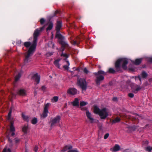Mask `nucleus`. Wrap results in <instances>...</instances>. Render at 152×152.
I'll return each instance as SVG.
<instances>
[{"mask_svg": "<svg viewBox=\"0 0 152 152\" xmlns=\"http://www.w3.org/2000/svg\"><path fill=\"white\" fill-rule=\"evenodd\" d=\"M17 94L20 96H24L26 95V91L24 89H20L18 91Z\"/></svg>", "mask_w": 152, "mask_h": 152, "instance_id": "9b49d317", "label": "nucleus"}, {"mask_svg": "<svg viewBox=\"0 0 152 152\" xmlns=\"http://www.w3.org/2000/svg\"><path fill=\"white\" fill-rule=\"evenodd\" d=\"M101 136H100L99 134H98V138L99 139H100L101 138Z\"/></svg>", "mask_w": 152, "mask_h": 152, "instance_id": "e2e57ef3", "label": "nucleus"}, {"mask_svg": "<svg viewBox=\"0 0 152 152\" xmlns=\"http://www.w3.org/2000/svg\"><path fill=\"white\" fill-rule=\"evenodd\" d=\"M61 56H63L65 58L67 59L69 57V55L66 53H62L61 55Z\"/></svg>", "mask_w": 152, "mask_h": 152, "instance_id": "f704fd0d", "label": "nucleus"}, {"mask_svg": "<svg viewBox=\"0 0 152 152\" xmlns=\"http://www.w3.org/2000/svg\"><path fill=\"white\" fill-rule=\"evenodd\" d=\"M71 104L74 106L78 107L79 106V100L77 98H75L74 100L71 102Z\"/></svg>", "mask_w": 152, "mask_h": 152, "instance_id": "2eb2a0df", "label": "nucleus"}, {"mask_svg": "<svg viewBox=\"0 0 152 152\" xmlns=\"http://www.w3.org/2000/svg\"><path fill=\"white\" fill-rule=\"evenodd\" d=\"M28 129V126H24L22 128V131L24 133L26 134L27 133Z\"/></svg>", "mask_w": 152, "mask_h": 152, "instance_id": "cd10ccee", "label": "nucleus"}, {"mask_svg": "<svg viewBox=\"0 0 152 152\" xmlns=\"http://www.w3.org/2000/svg\"><path fill=\"white\" fill-rule=\"evenodd\" d=\"M77 83L81 88L82 91H86L87 86V83L86 80L84 78L78 79Z\"/></svg>", "mask_w": 152, "mask_h": 152, "instance_id": "20e7f679", "label": "nucleus"}, {"mask_svg": "<svg viewBox=\"0 0 152 152\" xmlns=\"http://www.w3.org/2000/svg\"><path fill=\"white\" fill-rule=\"evenodd\" d=\"M60 60V59H57L56 60H55L54 62V64L56 67H57L59 69H60V65L59 64V63Z\"/></svg>", "mask_w": 152, "mask_h": 152, "instance_id": "412c9836", "label": "nucleus"}, {"mask_svg": "<svg viewBox=\"0 0 152 152\" xmlns=\"http://www.w3.org/2000/svg\"><path fill=\"white\" fill-rule=\"evenodd\" d=\"M38 148L37 146H36L34 148V151L35 152H37V151L38 150Z\"/></svg>", "mask_w": 152, "mask_h": 152, "instance_id": "4d7b16f0", "label": "nucleus"}, {"mask_svg": "<svg viewBox=\"0 0 152 152\" xmlns=\"http://www.w3.org/2000/svg\"><path fill=\"white\" fill-rule=\"evenodd\" d=\"M100 117V118L102 119H104L106 118L108 116V114L105 108H104L101 110L100 112L99 115Z\"/></svg>", "mask_w": 152, "mask_h": 152, "instance_id": "423d86ee", "label": "nucleus"}, {"mask_svg": "<svg viewBox=\"0 0 152 152\" xmlns=\"http://www.w3.org/2000/svg\"><path fill=\"white\" fill-rule=\"evenodd\" d=\"M83 72L84 73L86 74H87L89 72V71L86 68H84L83 70Z\"/></svg>", "mask_w": 152, "mask_h": 152, "instance_id": "49530a36", "label": "nucleus"}, {"mask_svg": "<svg viewBox=\"0 0 152 152\" xmlns=\"http://www.w3.org/2000/svg\"><path fill=\"white\" fill-rule=\"evenodd\" d=\"M64 60L67 63V65H68V66L69 65V61L67 60V59H66V58H64Z\"/></svg>", "mask_w": 152, "mask_h": 152, "instance_id": "864d4df0", "label": "nucleus"}, {"mask_svg": "<svg viewBox=\"0 0 152 152\" xmlns=\"http://www.w3.org/2000/svg\"><path fill=\"white\" fill-rule=\"evenodd\" d=\"M145 150L148 151V152H151V148L150 146H148L145 148Z\"/></svg>", "mask_w": 152, "mask_h": 152, "instance_id": "ea45409f", "label": "nucleus"}, {"mask_svg": "<svg viewBox=\"0 0 152 152\" xmlns=\"http://www.w3.org/2000/svg\"><path fill=\"white\" fill-rule=\"evenodd\" d=\"M139 126H135V125H134L132 126H129L127 127V128L130 129L131 131H133L135 130L136 129H137L138 127Z\"/></svg>", "mask_w": 152, "mask_h": 152, "instance_id": "aec40b11", "label": "nucleus"}, {"mask_svg": "<svg viewBox=\"0 0 152 152\" xmlns=\"http://www.w3.org/2000/svg\"><path fill=\"white\" fill-rule=\"evenodd\" d=\"M58 96H55L53 97L52 100H54V102H57L58 101Z\"/></svg>", "mask_w": 152, "mask_h": 152, "instance_id": "58836bf2", "label": "nucleus"}, {"mask_svg": "<svg viewBox=\"0 0 152 152\" xmlns=\"http://www.w3.org/2000/svg\"><path fill=\"white\" fill-rule=\"evenodd\" d=\"M22 42L21 40H18L16 42V45L18 46H20L22 45Z\"/></svg>", "mask_w": 152, "mask_h": 152, "instance_id": "4c0bfd02", "label": "nucleus"}, {"mask_svg": "<svg viewBox=\"0 0 152 152\" xmlns=\"http://www.w3.org/2000/svg\"><path fill=\"white\" fill-rule=\"evenodd\" d=\"M24 46L27 48L31 46V43L30 42H25L23 44Z\"/></svg>", "mask_w": 152, "mask_h": 152, "instance_id": "c756f323", "label": "nucleus"}, {"mask_svg": "<svg viewBox=\"0 0 152 152\" xmlns=\"http://www.w3.org/2000/svg\"><path fill=\"white\" fill-rule=\"evenodd\" d=\"M12 132L11 134V135L12 136H13L15 135V133L14 132Z\"/></svg>", "mask_w": 152, "mask_h": 152, "instance_id": "0e129e2a", "label": "nucleus"}, {"mask_svg": "<svg viewBox=\"0 0 152 152\" xmlns=\"http://www.w3.org/2000/svg\"><path fill=\"white\" fill-rule=\"evenodd\" d=\"M147 60L148 61L152 63V57H149L147 58Z\"/></svg>", "mask_w": 152, "mask_h": 152, "instance_id": "09e8293b", "label": "nucleus"}, {"mask_svg": "<svg viewBox=\"0 0 152 152\" xmlns=\"http://www.w3.org/2000/svg\"><path fill=\"white\" fill-rule=\"evenodd\" d=\"M115 70L114 69L111 68H110L109 69L107 72L111 74H114L116 73L117 72H121V71H117L116 68H115Z\"/></svg>", "mask_w": 152, "mask_h": 152, "instance_id": "4468645a", "label": "nucleus"}, {"mask_svg": "<svg viewBox=\"0 0 152 152\" xmlns=\"http://www.w3.org/2000/svg\"><path fill=\"white\" fill-rule=\"evenodd\" d=\"M128 64L127 60L125 58H120L118 59L115 63V68L117 71H121L122 72V68L124 70L127 69L126 65Z\"/></svg>", "mask_w": 152, "mask_h": 152, "instance_id": "f257e3e1", "label": "nucleus"}, {"mask_svg": "<svg viewBox=\"0 0 152 152\" xmlns=\"http://www.w3.org/2000/svg\"><path fill=\"white\" fill-rule=\"evenodd\" d=\"M10 130L11 132H15V128L13 126V123L11 122L10 126Z\"/></svg>", "mask_w": 152, "mask_h": 152, "instance_id": "a878e982", "label": "nucleus"}, {"mask_svg": "<svg viewBox=\"0 0 152 152\" xmlns=\"http://www.w3.org/2000/svg\"><path fill=\"white\" fill-rule=\"evenodd\" d=\"M120 149V147L117 144H116L115 145L112 151H114V152L117 151L119 150Z\"/></svg>", "mask_w": 152, "mask_h": 152, "instance_id": "4be33fe9", "label": "nucleus"}, {"mask_svg": "<svg viewBox=\"0 0 152 152\" xmlns=\"http://www.w3.org/2000/svg\"><path fill=\"white\" fill-rule=\"evenodd\" d=\"M53 54V52H49L48 53H47L46 54V55L47 56H52Z\"/></svg>", "mask_w": 152, "mask_h": 152, "instance_id": "a18cd8bd", "label": "nucleus"}, {"mask_svg": "<svg viewBox=\"0 0 152 152\" xmlns=\"http://www.w3.org/2000/svg\"><path fill=\"white\" fill-rule=\"evenodd\" d=\"M50 104L49 103H47V104H46L45 105L44 108V110H46L47 111H48V108L49 107Z\"/></svg>", "mask_w": 152, "mask_h": 152, "instance_id": "c9c22d12", "label": "nucleus"}, {"mask_svg": "<svg viewBox=\"0 0 152 152\" xmlns=\"http://www.w3.org/2000/svg\"><path fill=\"white\" fill-rule=\"evenodd\" d=\"M142 60V58H137L136 59L135 61H133L132 63L135 65H139L141 63Z\"/></svg>", "mask_w": 152, "mask_h": 152, "instance_id": "6ab92c4d", "label": "nucleus"}, {"mask_svg": "<svg viewBox=\"0 0 152 152\" xmlns=\"http://www.w3.org/2000/svg\"><path fill=\"white\" fill-rule=\"evenodd\" d=\"M46 89V87L45 86H42L41 87V90L45 91Z\"/></svg>", "mask_w": 152, "mask_h": 152, "instance_id": "8fccbe9b", "label": "nucleus"}, {"mask_svg": "<svg viewBox=\"0 0 152 152\" xmlns=\"http://www.w3.org/2000/svg\"><path fill=\"white\" fill-rule=\"evenodd\" d=\"M137 78L140 81V82L141 81V77L140 76H138L137 77Z\"/></svg>", "mask_w": 152, "mask_h": 152, "instance_id": "bf43d9fd", "label": "nucleus"}, {"mask_svg": "<svg viewBox=\"0 0 152 152\" xmlns=\"http://www.w3.org/2000/svg\"><path fill=\"white\" fill-rule=\"evenodd\" d=\"M113 100L114 101H116L117 100V98L116 97H114L113 98Z\"/></svg>", "mask_w": 152, "mask_h": 152, "instance_id": "13d9d810", "label": "nucleus"}, {"mask_svg": "<svg viewBox=\"0 0 152 152\" xmlns=\"http://www.w3.org/2000/svg\"><path fill=\"white\" fill-rule=\"evenodd\" d=\"M3 152H11V151L10 148L7 149L6 148H4L3 150Z\"/></svg>", "mask_w": 152, "mask_h": 152, "instance_id": "79ce46f5", "label": "nucleus"}, {"mask_svg": "<svg viewBox=\"0 0 152 152\" xmlns=\"http://www.w3.org/2000/svg\"><path fill=\"white\" fill-rule=\"evenodd\" d=\"M61 117L59 115H57L51 121V126L52 127L55 124L58 123L60 120Z\"/></svg>", "mask_w": 152, "mask_h": 152, "instance_id": "1a4fd4ad", "label": "nucleus"}, {"mask_svg": "<svg viewBox=\"0 0 152 152\" xmlns=\"http://www.w3.org/2000/svg\"><path fill=\"white\" fill-rule=\"evenodd\" d=\"M37 122V118H34L31 120V123L33 124H35Z\"/></svg>", "mask_w": 152, "mask_h": 152, "instance_id": "72a5a7b5", "label": "nucleus"}, {"mask_svg": "<svg viewBox=\"0 0 152 152\" xmlns=\"http://www.w3.org/2000/svg\"><path fill=\"white\" fill-rule=\"evenodd\" d=\"M53 27V24L51 22H49L48 27L47 28V31L50 30L52 29Z\"/></svg>", "mask_w": 152, "mask_h": 152, "instance_id": "393cba45", "label": "nucleus"}, {"mask_svg": "<svg viewBox=\"0 0 152 152\" xmlns=\"http://www.w3.org/2000/svg\"><path fill=\"white\" fill-rule=\"evenodd\" d=\"M71 43L74 45H76L77 44V42L76 41L72 40L71 41Z\"/></svg>", "mask_w": 152, "mask_h": 152, "instance_id": "6e6d98bb", "label": "nucleus"}, {"mask_svg": "<svg viewBox=\"0 0 152 152\" xmlns=\"http://www.w3.org/2000/svg\"><path fill=\"white\" fill-rule=\"evenodd\" d=\"M121 119L120 118L117 117L115 118L114 119L112 120V124H115L116 123H118L120 121Z\"/></svg>", "mask_w": 152, "mask_h": 152, "instance_id": "bb28decb", "label": "nucleus"}, {"mask_svg": "<svg viewBox=\"0 0 152 152\" xmlns=\"http://www.w3.org/2000/svg\"><path fill=\"white\" fill-rule=\"evenodd\" d=\"M48 111L44 110L42 114L41 115V117L44 118L48 116Z\"/></svg>", "mask_w": 152, "mask_h": 152, "instance_id": "b1692460", "label": "nucleus"}, {"mask_svg": "<svg viewBox=\"0 0 152 152\" xmlns=\"http://www.w3.org/2000/svg\"><path fill=\"white\" fill-rule=\"evenodd\" d=\"M69 66H68V65H65L63 66V67L65 70H68L69 68Z\"/></svg>", "mask_w": 152, "mask_h": 152, "instance_id": "37998d69", "label": "nucleus"}, {"mask_svg": "<svg viewBox=\"0 0 152 152\" xmlns=\"http://www.w3.org/2000/svg\"><path fill=\"white\" fill-rule=\"evenodd\" d=\"M61 26L62 22L60 21H57L56 26V33L55 37L57 36V34H61L60 33V31Z\"/></svg>", "mask_w": 152, "mask_h": 152, "instance_id": "0eeeda50", "label": "nucleus"}, {"mask_svg": "<svg viewBox=\"0 0 152 152\" xmlns=\"http://www.w3.org/2000/svg\"><path fill=\"white\" fill-rule=\"evenodd\" d=\"M12 111L11 109L10 110V111L9 112V113L8 114V116L9 118H10L11 117V114L12 113Z\"/></svg>", "mask_w": 152, "mask_h": 152, "instance_id": "5fc2aeb1", "label": "nucleus"}, {"mask_svg": "<svg viewBox=\"0 0 152 152\" xmlns=\"http://www.w3.org/2000/svg\"><path fill=\"white\" fill-rule=\"evenodd\" d=\"M22 116L24 120H27L28 121V116L25 115L23 114H22Z\"/></svg>", "mask_w": 152, "mask_h": 152, "instance_id": "e433bc0d", "label": "nucleus"}, {"mask_svg": "<svg viewBox=\"0 0 152 152\" xmlns=\"http://www.w3.org/2000/svg\"><path fill=\"white\" fill-rule=\"evenodd\" d=\"M37 43L33 42L32 44L29 48L27 55L25 56L24 60V62L25 63H27L29 61H30V57L33 54L34 52L36 47Z\"/></svg>", "mask_w": 152, "mask_h": 152, "instance_id": "f03ea898", "label": "nucleus"}, {"mask_svg": "<svg viewBox=\"0 0 152 152\" xmlns=\"http://www.w3.org/2000/svg\"><path fill=\"white\" fill-rule=\"evenodd\" d=\"M65 47H62V52H63L64 50Z\"/></svg>", "mask_w": 152, "mask_h": 152, "instance_id": "69168bd1", "label": "nucleus"}, {"mask_svg": "<svg viewBox=\"0 0 152 152\" xmlns=\"http://www.w3.org/2000/svg\"><path fill=\"white\" fill-rule=\"evenodd\" d=\"M132 85H135V88H136V89L134 90V93H137L138 91H140L141 89V88L140 86L137 84H132L131 85V87L132 88H133L132 86Z\"/></svg>", "mask_w": 152, "mask_h": 152, "instance_id": "a211bd4d", "label": "nucleus"}, {"mask_svg": "<svg viewBox=\"0 0 152 152\" xmlns=\"http://www.w3.org/2000/svg\"><path fill=\"white\" fill-rule=\"evenodd\" d=\"M15 143L16 144H17V143H18L20 140V139H18L17 138H15Z\"/></svg>", "mask_w": 152, "mask_h": 152, "instance_id": "de8ad7c7", "label": "nucleus"}, {"mask_svg": "<svg viewBox=\"0 0 152 152\" xmlns=\"http://www.w3.org/2000/svg\"><path fill=\"white\" fill-rule=\"evenodd\" d=\"M148 141L147 140H146L145 142V143L146 144H148Z\"/></svg>", "mask_w": 152, "mask_h": 152, "instance_id": "774afa93", "label": "nucleus"}, {"mask_svg": "<svg viewBox=\"0 0 152 152\" xmlns=\"http://www.w3.org/2000/svg\"><path fill=\"white\" fill-rule=\"evenodd\" d=\"M37 94V92L36 91H34V95L35 96Z\"/></svg>", "mask_w": 152, "mask_h": 152, "instance_id": "338daca9", "label": "nucleus"}, {"mask_svg": "<svg viewBox=\"0 0 152 152\" xmlns=\"http://www.w3.org/2000/svg\"><path fill=\"white\" fill-rule=\"evenodd\" d=\"M128 118L133 122L134 124H137L139 122V120L134 117L129 115L128 117Z\"/></svg>", "mask_w": 152, "mask_h": 152, "instance_id": "ddd939ff", "label": "nucleus"}, {"mask_svg": "<svg viewBox=\"0 0 152 152\" xmlns=\"http://www.w3.org/2000/svg\"><path fill=\"white\" fill-rule=\"evenodd\" d=\"M72 148V147L71 145H66L62 149V151L63 152H64L68 150H71Z\"/></svg>", "mask_w": 152, "mask_h": 152, "instance_id": "5701e85b", "label": "nucleus"}, {"mask_svg": "<svg viewBox=\"0 0 152 152\" xmlns=\"http://www.w3.org/2000/svg\"><path fill=\"white\" fill-rule=\"evenodd\" d=\"M94 74L95 76H98L99 75H106V73L102 70H100L99 71L97 72L94 73Z\"/></svg>", "mask_w": 152, "mask_h": 152, "instance_id": "f3484780", "label": "nucleus"}, {"mask_svg": "<svg viewBox=\"0 0 152 152\" xmlns=\"http://www.w3.org/2000/svg\"><path fill=\"white\" fill-rule=\"evenodd\" d=\"M45 20L44 19L42 18L40 20V22L41 25L43 24L45 22Z\"/></svg>", "mask_w": 152, "mask_h": 152, "instance_id": "a19ab883", "label": "nucleus"}, {"mask_svg": "<svg viewBox=\"0 0 152 152\" xmlns=\"http://www.w3.org/2000/svg\"><path fill=\"white\" fill-rule=\"evenodd\" d=\"M109 133H106L104 135V139H107L108 137H109Z\"/></svg>", "mask_w": 152, "mask_h": 152, "instance_id": "3c124183", "label": "nucleus"}, {"mask_svg": "<svg viewBox=\"0 0 152 152\" xmlns=\"http://www.w3.org/2000/svg\"><path fill=\"white\" fill-rule=\"evenodd\" d=\"M45 27V26H44L35 30L33 35V42L37 43L38 37L39 35L40 32L43 30Z\"/></svg>", "mask_w": 152, "mask_h": 152, "instance_id": "7ed1b4c3", "label": "nucleus"}, {"mask_svg": "<svg viewBox=\"0 0 152 152\" xmlns=\"http://www.w3.org/2000/svg\"><path fill=\"white\" fill-rule=\"evenodd\" d=\"M55 37L58 38L59 42L61 45L62 47H66L68 46V45L67 42L64 40V37L61 34H57V36Z\"/></svg>", "mask_w": 152, "mask_h": 152, "instance_id": "39448f33", "label": "nucleus"}, {"mask_svg": "<svg viewBox=\"0 0 152 152\" xmlns=\"http://www.w3.org/2000/svg\"><path fill=\"white\" fill-rule=\"evenodd\" d=\"M8 141L10 143H12V140L10 138V137L8 138Z\"/></svg>", "mask_w": 152, "mask_h": 152, "instance_id": "052dcab7", "label": "nucleus"}, {"mask_svg": "<svg viewBox=\"0 0 152 152\" xmlns=\"http://www.w3.org/2000/svg\"><path fill=\"white\" fill-rule=\"evenodd\" d=\"M67 152H79V151L76 149L74 150H70L68 151Z\"/></svg>", "mask_w": 152, "mask_h": 152, "instance_id": "c03bdc74", "label": "nucleus"}, {"mask_svg": "<svg viewBox=\"0 0 152 152\" xmlns=\"http://www.w3.org/2000/svg\"><path fill=\"white\" fill-rule=\"evenodd\" d=\"M33 79L34 80L37 84L39 83L40 80V77L38 75V74L36 73L34 74L32 77Z\"/></svg>", "mask_w": 152, "mask_h": 152, "instance_id": "f8f14e48", "label": "nucleus"}, {"mask_svg": "<svg viewBox=\"0 0 152 152\" xmlns=\"http://www.w3.org/2000/svg\"><path fill=\"white\" fill-rule=\"evenodd\" d=\"M81 109L82 110H87V108L86 107H83Z\"/></svg>", "mask_w": 152, "mask_h": 152, "instance_id": "680f3d73", "label": "nucleus"}, {"mask_svg": "<svg viewBox=\"0 0 152 152\" xmlns=\"http://www.w3.org/2000/svg\"><path fill=\"white\" fill-rule=\"evenodd\" d=\"M86 114L87 117L89 120L90 123H93L94 122V119L93 118L91 117V113L88 111H87Z\"/></svg>", "mask_w": 152, "mask_h": 152, "instance_id": "dca6fc26", "label": "nucleus"}, {"mask_svg": "<svg viewBox=\"0 0 152 152\" xmlns=\"http://www.w3.org/2000/svg\"><path fill=\"white\" fill-rule=\"evenodd\" d=\"M77 91L75 88H69L67 91V93L69 95H74L77 94Z\"/></svg>", "mask_w": 152, "mask_h": 152, "instance_id": "6e6552de", "label": "nucleus"}, {"mask_svg": "<svg viewBox=\"0 0 152 152\" xmlns=\"http://www.w3.org/2000/svg\"><path fill=\"white\" fill-rule=\"evenodd\" d=\"M104 79V76L102 75H100L98 76H97L95 80L96 84L97 85H99L100 82L103 80Z\"/></svg>", "mask_w": 152, "mask_h": 152, "instance_id": "9d476101", "label": "nucleus"}, {"mask_svg": "<svg viewBox=\"0 0 152 152\" xmlns=\"http://www.w3.org/2000/svg\"><path fill=\"white\" fill-rule=\"evenodd\" d=\"M21 76V74L20 73H18L17 75L15 77V81H17L18 80Z\"/></svg>", "mask_w": 152, "mask_h": 152, "instance_id": "473e14b6", "label": "nucleus"}, {"mask_svg": "<svg viewBox=\"0 0 152 152\" xmlns=\"http://www.w3.org/2000/svg\"><path fill=\"white\" fill-rule=\"evenodd\" d=\"M141 75L142 77L143 78H146L148 76L147 74L145 71H142Z\"/></svg>", "mask_w": 152, "mask_h": 152, "instance_id": "c85d7f7f", "label": "nucleus"}, {"mask_svg": "<svg viewBox=\"0 0 152 152\" xmlns=\"http://www.w3.org/2000/svg\"><path fill=\"white\" fill-rule=\"evenodd\" d=\"M128 96L130 97L133 98L134 96V94L132 93H130L128 94Z\"/></svg>", "mask_w": 152, "mask_h": 152, "instance_id": "603ef678", "label": "nucleus"}, {"mask_svg": "<svg viewBox=\"0 0 152 152\" xmlns=\"http://www.w3.org/2000/svg\"><path fill=\"white\" fill-rule=\"evenodd\" d=\"M88 103L87 102L82 101L80 102V107L83 106L87 105Z\"/></svg>", "mask_w": 152, "mask_h": 152, "instance_id": "2f4dec72", "label": "nucleus"}, {"mask_svg": "<svg viewBox=\"0 0 152 152\" xmlns=\"http://www.w3.org/2000/svg\"><path fill=\"white\" fill-rule=\"evenodd\" d=\"M101 110H100L98 107H95L94 109V113L99 115V113L100 112Z\"/></svg>", "mask_w": 152, "mask_h": 152, "instance_id": "7c9ffc66", "label": "nucleus"}]
</instances>
